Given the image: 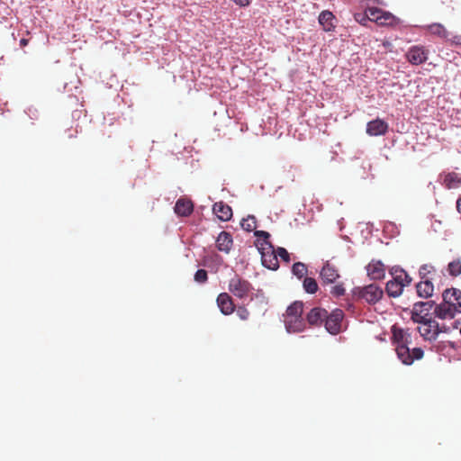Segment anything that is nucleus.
Wrapping results in <instances>:
<instances>
[{
    "label": "nucleus",
    "mask_w": 461,
    "mask_h": 461,
    "mask_svg": "<svg viewBox=\"0 0 461 461\" xmlns=\"http://www.w3.org/2000/svg\"><path fill=\"white\" fill-rule=\"evenodd\" d=\"M443 183L448 189L456 188L461 185V176L455 172L447 173Z\"/></svg>",
    "instance_id": "obj_25"
},
{
    "label": "nucleus",
    "mask_w": 461,
    "mask_h": 461,
    "mask_svg": "<svg viewBox=\"0 0 461 461\" xmlns=\"http://www.w3.org/2000/svg\"><path fill=\"white\" fill-rule=\"evenodd\" d=\"M208 280V275L206 270L198 269L194 274V281L199 284H204Z\"/></svg>",
    "instance_id": "obj_35"
},
{
    "label": "nucleus",
    "mask_w": 461,
    "mask_h": 461,
    "mask_svg": "<svg viewBox=\"0 0 461 461\" xmlns=\"http://www.w3.org/2000/svg\"><path fill=\"white\" fill-rule=\"evenodd\" d=\"M285 326L289 333L302 332L306 328V322L303 317L285 316Z\"/></svg>",
    "instance_id": "obj_11"
},
{
    "label": "nucleus",
    "mask_w": 461,
    "mask_h": 461,
    "mask_svg": "<svg viewBox=\"0 0 461 461\" xmlns=\"http://www.w3.org/2000/svg\"><path fill=\"white\" fill-rule=\"evenodd\" d=\"M174 209H175V212L178 216L186 217V216H189L193 212L194 205L190 200L185 199V198H179L176 201Z\"/></svg>",
    "instance_id": "obj_17"
},
{
    "label": "nucleus",
    "mask_w": 461,
    "mask_h": 461,
    "mask_svg": "<svg viewBox=\"0 0 461 461\" xmlns=\"http://www.w3.org/2000/svg\"><path fill=\"white\" fill-rule=\"evenodd\" d=\"M388 131V124L384 120L375 119L366 124V133L370 136L384 135Z\"/></svg>",
    "instance_id": "obj_12"
},
{
    "label": "nucleus",
    "mask_w": 461,
    "mask_h": 461,
    "mask_svg": "<svg viewBox=\"0 0 461 461\" xmlns=\"http://www.w3.org/2000/svg\"><path fill=\"white\" fill-rule=\"evenodd\" d=\"M344 318V312L340 309L333 310L330 314L327 312V317L324 320V325L326 330L336 335L341 331V321Z\"/></svg>",
    "instance_id": "obj_5"
},
{
    "label": "nucleus",
    "mask_w": 461,
    "mask_h": 461,
    "mask_svg": "<svg viewBox=\"0 0 461 461\" xmlns=\"http://www.w3.org/2000/svg\"><path fill=\"white\" fill-rule=\"evenodd\" d=\"M404 285L390 280L386 284V293L390 297H398L402 294Z\"/></svg>",
    "instance_id": "obj_26"
},
{
    "label": "nucleus",
    "mask_w": 461,
    "mask_h": 461,
    "mask_svg": "<svg viewBox=\"0 0 461 461\" xmlns=\"http://www.w3.org/2000/svg\"><path fill=\"white\" fill-rule=\"evenodd\" d=\"M366 15L368 20L375 22L381 25H392L394 22V16L387 12L376 7H368L366 10Z\"/></svg>",
    "instance_id": "obj_6"
},
{
    "label": "nucleus",
    "mask_w": 461,
    "mask_h": 461,
    "mask_svg": "<svg viewBox=\"0 0 461 461\" xmlns=\"http://www.w3.org/2000/svg\"><path fill=\"white\" fill-rule=\"evenodd\" d=\"M327 317V311L321 307L312 308L306 315L307 322L312 326H321Z\"/></svg>",
    "instance_id": "obj_13"
},
{
    "label": "nucleus",
    "mask_w": 461,
    "mask_h": 461,
    "mask_svg": "<svg viewBox=\"0 0 461 461\" xmlns=\"http://www.w3.org/2000/svg\"><path fill=\"white\" fill-rule=\"evenodd\" d=\"M426 31L433 35H437L441 39H447L448 37L447 31L441 23H431L425 27Z\"/></svg>",
    "instance_id": "obj_24"
},
{
    "label": "nucleus",
    "mask_w": 461,
    "mask_h": 461,
    "mask_svg": "<svg viewBox=\"0 0 461 461\" xmlns=\"http://www.w3.org/2000/svg\"><path fill=\"white\" fill-rule=\"evenodd\" d=\"M416 291L419 297L429 298L433 294L434 285L430 279L420 280L416 285Z\"/></svg>",
    "instance_id": "obj_20"
},
{
    "label": "nucleus",
    "mask_w": 461,
    "mask_h": 461,
    "mask_svg": "<svg viewBox=\"0 0 461 461\" xmlns=\"http://www.w3.org/2000/svg\"><path fill=\"white\" fill-rule=\"evenodd\" d=\"M319 23L322 26V29L325 32H333L335 29V24L333 21L335 20L334 14L330 11H322L319 15Z\"/></svg>",
    "instance_id": "obj_21"
},
{
    "label": "nucleus",
    "mask_w": 461,
    "mask_h": 461,
    "mask_svg": "<svg viewBox=\"0 0 461 461\" xmlns=\"http://www.w3.org/2000/svg\"><path fill=\"white\" fill-rule=\"evenodd\" d=\"M434 271V267L430 265H422L419 269V276L420 280H426L431 278L429 276L431 272Z\"/></svg>",
    "instance_id": "obj_34"
},
{
    "label": "nucleus",
    "mask_w": 461,
    "mask_h": 461,
    "mask_svg": "<svg viewBox=\"0 0 461 461\" xmlns=\"http://www.w3.org/2000/svg\"><path fill=\"white\" fill-rule=\"evenodd\" d=\"M26 44H27V40H26V39H22V40L20 41V45H22V46H25Z\"/></svg>",
    "instance_id": "obj_41"
},
{
    "label": "nucleus",
    "mask_w": 461,
    "mask_h": 461,
    "mask_svg": "<svg viewBox=\"0 0 461 461\" xmlns=\"http://www.w3.org/2000/svg\"><path fill=\"white\" fill-rule=\"evenodd\" d=\"M253 289L252 285L248 280L238 275H234L229 281V292L240 300L248 298Z\"/></svg>",
    "instance_id": "obj_3"
},
{
    "label": "nucleus",
    "mask_w": 461,
    "mask_h": 461,
    "mask_svg": "<svg viewBox=\"0 0 461 461\" xmlns=\"http://www.w3.org/2000/svg\"><path fill=\"white\" fill-rule=\"evenodd\" d=\"M330 294L335 297H340L345 294V288L342 283L337 284L334 285L331 290Z\"/></svg>",
    "instance_id": "obj_36"
},
{
    "label": "nucleus",
    "mask_w": 461,
    "mask_h": 461,
    "mask_svg": "<svg viewBox=\"0 0 461 461\" xmlns=\"http://www.w3.org/2000/svg\"><path fill=\"white\" fill-rule=\"evenodd\" d=\"M303 303L301 301H295L290 304L286 309L285 316L303 317Z\"/></svg>",
    "instance_id": "obj_27"
},
{
    "label": "nucleus",
    "mask_w": 461,
    "mask_h": 461,
    "mask_svg": "<svg viewBox=\"0 0 461 461\" xmlns=\"http://www.w3.org/2000/svg\"><path fill=\"white\" fill-rule=\"evenodd\" d=\"M217 305L224 315L231 314L234 312V303L230 295L227 293H221L217 297Z\"/></svg>",
    "instance_id": "obj_14"
},
{
    "label": "nucleus",
    "mask_w": 461,
    "mask_h": 461,
    "mask_svg": "<svg viewBox=\"0 0 461 461\" xmlns=\"http://www.w3.org/2000/svg\"><path fill=\"white\" fill-rule=\"evenodd\" d=\"M352 294L357 300L362 299L370 304H374L382 298L383 290L378 285L371 284L363 287H354Z\"/></svg>",
    "instance_id": "obj_2"
},
{
    "label": "nucleus",
    "mask_w": 461,
    "mask_h": 461,
    "mask_svg": "<svg viewBox=\"0 0 461 461\" xmlns=\"http://www.w3.org/2000/svg\"><path fill=\"white\" fill-rule=\"evenodd\" d=\"M320 276L323 284H333L339 278V274L337 267L327 261L320 271Z\"/></svg>",
    "instance_id": "obj_10"
},
{
    "label": "nucleus",
    "mask_w": 461,
    "mask_h": 461,
    "mask_svg": "<svg viewBox=\"0 0 461 461\" xmlns=\"http://www.w3.org/2000/svg\"><path fill=\"white\" fill-rule=\"evenodd\" d=\"M433 306H434L433 301L418 302L413 304V308L411 311H415V309L417 308L418 313L424 314L425 312H427V314H429L430 310L433 308Z\"/></svg>",
    "instance_id": "obj_29"
},
{
    "label": "nucleus",
    "mask_w": 461,
    "mask_h": 461,
    "mask_svg": "<svg viewBox=\"0 0 461 461\" xmlns=\"http://www.w3.org/2000/svg\"><path fill=\"white\" fill-rule=\"evenodd\" d=\"M233 244L232 237L229 232L221 231L216 240V247L220 251L229 253Z\"/></svg>",
    "instance_id": "obj_16"
},
{
    "label": "nucleus",
    "mask_w": 461,
    "mask_h": 461,
    "mask_svg": "<svg viewBox=\"0 0 461 461\" xmlns=\"http://www.w3.org/2000/svg\"><path fill=\"white\" fill-rule=\"evenodd\" d=\"M237 315L239 316V318L242 321H246L248 320L249 316V312L248 311L247 308L243 307V306H240L238 309H237Z\"/></svg>",
    "instance_id": "obj_38"
},
{
    "label": "nucleus",
    "mask_w": 461,
    "mask_h": 461,
    "mask_svg": "<svg viewBox=\"0 0 461 461\" xmlns=\"http://www.w3.org/2000/svg\"><path fill=\"white\" fill-rule=\"evenodd\" d=\"M428 316H429V314H427V312H425L424 314L418 313L417 308H416L415 311H411V319L413 322L423 325L424 322L428 321V320L432 319V318H429Z\"/></svg>",
    "instance_id": "obj_33"
},
{
    "label": "nucleus",
    "mask_w": 461,
    "mask_h": 461,
    "mask_svg": "<svg viewBox=\"0 0 461 461\" xmlns=\"http://www.w3.org/2000/svg\"><path fill=\"white\" fill-rule=\"evenodd\" d=\"M303 290L307 294H315L319 288L316 280L312 277H308V276L304 277L303 282Z\"/></svg>",
    "instance_id": "obj_28"
},
{
    "label": "nucleus",
    "mask_w": 461,
    "mask_h": 461,
    "mask_svg": "<svg viewBox=\"0 0 461 461\" xmlns=\"http://www.w3.org/2000/svg\"><path fill=\"white\" fill-rule=\"evenodd\" d=\"M448 274L452 276H457L461 274V260L456 259L448 263L447 265Z\"/></svg>",
    "instance_id": "obj_32"
},
{
    "label": "nucleus",
    "mask_w": 461,
    "mask_h": 461,
    "mask_svg": "<svg viewBox=\"0 0 461 461\" xmlns=\"http://www.w3.org/2000/svg\"><path fill=\"white\" fill-rule=\"evenodd\" d=\"M429 50L424 46H411L406 52V59L412 65H420L427 61Z\"/></svg>",
    "instance_id": "obj_7"
},
{
    "label": "nucleus",
    "mask_w": 461,
    "mask_h": 461,
    "mask_svg": "<svg viewBox=\"0 0 461 461\" xmlns=\"http://www.w3.org/2000/svg\"><path fill=\"white\" fill-rule=\"evenodd\" d=\"M392 332L395 347L397 344H408V339L411 337V335L406 330L393 326Z\"/></svg>",
    "instance_id": "obj_23"
},
{
    "label": "nucleus",
    "mask_w": 461,
    "mask_h": 461,
    "mask_svg": "<svg viewBox=\"0 0 461 461\" xmlns=\"http://www.w3.org/2000/svg\"><path fill=\"white\" fill-rule=\"evenodd\" d=\"M308 272L307 267L304 263L296 262L293 265L292 273L297 278L302 279Z\"/></svg>",
    "instance_id": "obj_31"
},
{
    "label": "nucleus",
    "mask_w": 461,
    "mask_h": 461,
    "mask_svg": "<svg viewBox=\"0 0 461 461\" xmlns=\"http://www.w3.org/2000/svg\"><path fill=\"white\" fill-rule=\"evenodd\" d=\"M367 275L373 280H379L384 276L385 269L382 262H372L366 267Z\"/></svg>",
    "instance_id": "obj_19"
},
{
    "label": "nucleus",
    "mask_w": 461,
    "mask_h": 461,
    "mask_svg": "<svg viewBox=\"0 0 461 461\" xmlns=\"http://www.w3.org/2000/svg\"><path fill=\"white\" fill-rule=\"evenodd\" d=\"M444 303L456 306V303H461V291L456 288L446 289L442 294Z\"/></svg>",
    "instance_id": "obj_22"
},
{
    "label": "nucleus",
    "mask_w": 461,
    "mask_h": 461,
    "mask_svg": "<svg viewBox=\"0 0 461 461\" xmlns=\"http://www.w3.org/2000/svg\"><path fill=\"white\" fill-rule=\"evenodd\" d=\"M457 321H454L452 327H448L446 325H439L440 333H447L450 332L452 330H455L457 328Z\"/></svg>",
    "instance_id": "obj_39"
},
{
    "label": "nucleus",
    "mask_w": 461,
    "mask_h": 461,
    "mask_svg": "<svg viewBox=\"0 0 461 461\" xmlns=\"http://www.w3.org/2000/svg\"><path fill=\"white\" fill-rule=\"evenodd\" d=\"M456 306H451L447 303H441L436 305L434 309L435 315L439 319H453L457 313H461V303H456Z\"/></svg>",
    "instance_id": "obj_9"
},
{
    "label": "nucleus",
    "mask_w": 461,
    "mask_h": 461,
    "mask_svg": "<svg viewBox=\"0 0 461 461\" xmlns=\"http://www.w3.org/2000/svg\"><path fill=\"white\" fill-rule=\"evenodd\" d=\"M254 235L258 238L256 245L261 254L262 265L268 269L276 270L279 267V261L269 241L270 234L265 230H255Z\"/></svg>",
    "instance_id": "obj_1"
},
{
    "label": "nucleus",
    "mask_w": 461,
    "mask_h": 461,
    "mask_svg": "<svg viewBox=\"0 0 461 461\" xmlns=\"http://www.w3.org/2000/svg\"><path fill=\"white\" fill-rule=\"evenodd\" d=\"M213 213L223 221H227L230 220L232 217V209L230 205L224 203L223 202H218L213 204L212 207Z\"/></svg>",
    "instance_id": "obj_15"
},
{
    "label": "nucleus",
    "mask_w": 461,
    "mask_h": 461,
    "mask_svg": "<svg viewBox=\"0 0 461 461\" xmlns=\"http://www.w3.org/2000/svg\"><path fill=\"white\" fill-rule=\"evenodd\" d=\"M418 331L425 340L432 341L440 333L439 324L433 319L428 320L423 325L418 327Z\"/></svg>",
    "instance_id": "obj_8"
},
{
    "label": "nucleus",
    "mask_w": 461,
    "mask_h": 461,
    "mask_svg": "<svg viewBox=\"0 0 461 461\" xmlns=\"http://www.w3.org/2000/svg\"><path fill=\"white\" fill-rule=\"evenodd\" d=\"M395 352L399 360L404 365H411L414 360L421 359L424 351L421 348H413L411 349L408 344H397Z\"/></svg>",
    "instance_id": "obj_4"
},
{
    "label": "nucleus",
    "mask_w": 461,
    "mask_h": 461,
    "mask_svg": "<svg viewBox=\"0 0 461 461\" xmlns=\"http://www.w3.org/2000/svg\"><path fill=\"white\" fill-rule=\"evenodd\" d=\"M456 209L461 213V196L456 201Z\"/></svg>",
    "instance_id": "obj_40"
},
{
    "label": "nucleus",
    "mask_w": 461,
    "mask_h": 461,
    "mask_svg": "<svg viewBox=\"0 0 461 461\" xmlns=\"http://www.w3.org/2000/svg\"><path fill=\"white\" fill-rule=\"evenodd\" d=\"M276 254L277 255V258L279 257L283 261L289 263L290 262V254L285 248H277Z\"/></svg>",
    "instance_id": "obj_37"
},
{
    "label": "nucleus",
    "mask_w": 461,
    "mask_h": 461,
    "mask_svg": "<svg viewBox=\"0 0 461 461\" xmlns=\"http://www.w3.org/2000/svg\"><path fill=\"white\" fill-rule=\"evenodd\" d=\"M391 275L393 276L392 281L394 283L403 285L407 286L411 282V277L406 273V271L399 267H393L391 269Z\"/></svg>",
    "instance_id": "obj_18"
},
{
    "label": "nucleus",
    "mask_w": 461,
    "mask_h": 461,
    "mask_svg": "<svg viewBox=\"0 0 461 461\" xmlns=\"http://www.w3.org/2000/svg\"><path fill=\"white\" fill-rule=\"evenodd\" d=\"M240 225L244 230L250 232L257 228V220L255 216L249 215L247 218L242 219Z\"/></svg>",
    "instance_id": "obj_30"
}]
</instances>
